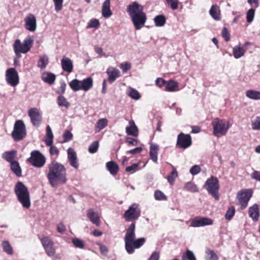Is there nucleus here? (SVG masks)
Listing matches in <instances>:
<instances>
[{
  "mask_svg": "<svg viewBox=\"0 0 260 260\" xmlns=\"http://www.w3.org/2000/svg\"><path fill=\"white\" fill-rule=\"evenodd\" d=\"M47 177L52 187L65 184L67 181L66 169L61 163L55 160L52 161L48 165Z\"/></svg>",
  "mask_w": 260,
  "mask_h": 260,
  "instance_id": "nucleus-1",
  "label": "nucleus"
},
{
  "mask_svg": "<svg viewBox=\"0 0 260 260\" xmlns=\"http://www.w3.org/2000/svg\"><path fill=\"white\" fill-rule=\"evenodd\" d=\"M135 223H132L126 230L124 237L125 248L128 254H133L135 252V249L141 247L145 242L144 238L135 239Z\"/></svg>",
  "mask_w": 260,
  "mask_h": 260,
  "instance_id": "nucleus-2",
  "label": "nucleus"
},
{
  "mask_svg": "<svg viewBox=\"0 0 260 260\" xmlns=\"http://www.w3.org/2000/svg\"><path fill=\"white\" fill-rule=\"evenodd\" d=\"M14 192L23 207L29 208L30 206V199L27 187L22 182H18L15 186Z\"/></svg>",
  "mask_w": 260,
  "mask_h": 260,
  "instance_id": "nucleus-3",
  "label": "nucleus"
},
{
  "mask_svg": "<svg viewBox=\"0 0 260 260\" xmlns=\"http://www.w3.org/2000/svg\"><path fill=\"white\" fill-rule=\"evenodd\" d=\"M34 43L32 37H28L21 42L20 40L15 41L13 44V49L16 55L20 57L21 53L25 54L31 48Z\"/></svg>",
  "mask_w": 260,
  "mask_h": 260,
  "instance_id": "nucleus-4",
  "label": "nucleus"
},
{
  "mask_svg": "<svg viewBox=\"0 0 260 260\" xmlns=\"http://www.w3.org/2000/svg\"><path fill=\"white\" fill-rule=\"evenodd\" d=\"M213 134L217 137L225 135L230 127L228 122L223 119L215 118L212 122Z\"/></svg>",
  "mask_w": 260,
  "mask_h": 260,
  "instance_id": "nucleus-5",
  "label": "nucleus"
},
{
  "mask_svg": "<svg viewBox=\"0 0 260 260\" xmlns=\"http://www.w3.org/2000/svg\"><path fill=\"white\" fill-rule=\"evenodd\" d=\"M40 240L45 251L48 256L54 257L55 259H60V254H56V247L49 237L43 236Z\"/></svg>",
  "mask_w": 260,
  "mask_h": 260,
  "instance_id": "nucleus-6",
  "label": "nucleus"
},
{
  "mask_svg": "<svg viewBox=\"0 0 260 260\" xmlns=\"http://www.w3.org/2000/svg\"><path fill=\"white\" fill-rule=\"evenodd\" d=\"M204 187L213 198L218 200L219 199L218 191L219 189V181L218 179L211 176L208 178L205 182Z\"/></svg>",
  "mask_w": 260,
  "mask_h": 260,
  "instance_id": "nucleus-7",
  "label": "nucleus"
},
{
  "mask_svg": "<svg viewBox=\"0 0 260 260\" xmlns=\"http://www.w3.org/2000/svg\"><path fill=\"white\" fill-rule=\"evenodd\" d=\"M26 135L25 126L21 120H17L14 124L12 136L15 141L22 140Z\"/></svg>",
  "mask_w": 260,
  "mask_h": 260,
  "instance_id": "nucleus-8",
  "label": "nucleus"
},
{
  "mask_svg": "<svg viewBox=\"0 0 260 260\" xmlns=\"http://www.w3.org/2000/svg\"><path fill=\"white\" fill-rule=\"evenodd\" d=\"M28 161L35 167L42 168L46 162V158L39 151L35 150L31 152V156L28 158Z\"/></svg>",
  "mask_w": 260,
  "mask_h": 260,
  "instance_id": "nucleus-9",
  "label": "nucleus"
},
{
  "mask_svg": "<svg viewBox=\"0 0 260 260\" xmlns=\"http://www.w3.org/2000/svg\"><path fill=\"white\" fill-rule=\"evenodd\" d=\"M141 211L139 205L136 203L130 206L128 209L125 211L124 218L127 221H131L137 219L140 216Z\"/></svg>",
  "mask_w": 260,
  "mask_h": 260,
  "instance_id": "nucleus-10",
  "label": "nucleus"
},
{
  "mask_svg": "<svg viewBox=\"0 0 260 260\" xmlns=\"http://www.w3.org/2000/svg\"><path fill=\"white\" fill-rule=\"evenodd\" d=\"M6 80L8 84L12 87H15L18 84L19 78L15 69L10 68L6 71Z\"/></svg>",
  "mask_w": 260,
  "mask_h": 260,
  "instance_id": "nucleus-11",
  "label": "nucleus"
},
{
  "mask_svg": "<svg viewBox=\"0 0 260 260\" xmlns=\"http://www.w3.org/2000/svg\"><path fill=\"white\" fill-rule=\"evenodd\" d=\"M252 194V191L251 189L243 190L238 193L237 198L242 209L247 207Z\"/></svg>",
  "mask_w": 260,
  "mask_h": 260,
  "instance_id": "nucleus-12",
  "label": "nucleus"
},
{
  "mask_svg": "<svg viewBox=\"0 0 260 260\" xmlns=\"http://www.w3.org/2000/svg\"><path fill=\"white\" fill-rule=\"evenodd\" d=\"M28 115L33 125L39 126L41 124L42 117L39 109L37 108L30 109L28 111Z\"/></svg>",
  "mask_w": 260,
  "mask_h": 260,
  "instance_id": "nucleus-13",
  "label": "nucleus"
},
{
  "mask_svg": "<svg viewBox=\"0 0 260 260\" xmlns=\"http://www.w3.org/2000/svg\"><path fill=\"white\" fill-rule=\"evenodd\" d=\"M25 28L30 31L34 32L37 28V20L35 15L32 14H28L24 19Z\"/></svg>",
  "mask_w": 260,
  "mask_h": 260,
  "instance_id": "nucleus-14",
  "label": "nucleus"
},
{
  "mask_svg": "<svg viewBox=\"0 0 260 260\" xmlns=\"http://www.w3.org/2000/svg\"><path fill=\"white\" fill-rule=\"evenodd\" d=\"M191 138L188 134L181 133L177 137V145L179 147L186 149L191 145Z\"/></svg>",
  "mask_w": 260,
  "mask_h": 260,
  "instance_id": "nucleus-15",
  "label": "nucleus"
},
{
  "mask_svg": "<svg viewBox=\"0 0 260 260\" xmlns=\"http://www.w3.org/2000/svg\"><path fill=\"white\" fill-rule=\"evenodd\" d=\"M213 224V220L208 217H198L191 220L190 226L197 228L210 225Z\"/></svg>",
  "mask_w": 260,
  "mask_h": 260,
  "instance_id": "nucleus-16",
  "label": "nucleus"
},
{
  "mask_svg": "<svg viewBox=\"0 0 260 260\" xmlns=\"http://www.w3.org/2000/svg\"><path fill=\"white\" fill-rule=\"evenodd\" d=\"M131 18L134 26L137 30L140 29L144 25L146 21V15L145 13L138 14Z\"/></svg>",
  "mask_w": 260,
  "mask_h": 260,
  "instance_id": "nucleus-17",
  "label": "nucleus"
},
{
  "mask_svg": "<svg viewBox=\"0 0 260 260\" xmlns=\"http://www.w3.org/2000/svg\"><path fill=\"white\" fill-rule=\"evenodd\" d=\"M143 10V6L136 2L132 3L127 7V11L130 17L138 15V14L144 13Z\"/></svg>",
  "mask_w": 260,
  "mask_h": 260,
  "instance_id": "nucleus-18",
  "label": "nucleus"
},
{
  "mask_svg": "<svg viewBox=\"0 0 260 260\" xmlns=\"http://www.w3.org/2000/svg\"><path fill=\"white\" fill-rule=\"evenodd\" d=\"M68 159L70 165L75 169H78L79 163L77 158L76 153L72 148H69L67 150Z\"/></svg>",
  "mask_w": 260,
  "mask_h": 260,
  "instance_id": "nucleus-19",
  "label": "nucleus"
},
{
  "mask_svg": "<svg viewBox=\"0 0 260 260\" xmlns=\"http://www.w3.org/2000/svg\"><path fill=\"white\" fill-rule=\"evenodd\" d=\"M87 217L93 224L98 226L100 225V214L99 212L95 211L93 208L87 210Z\"/></svg>",
  "mask_w": 260,
  "mask_h": 260,
  "instance_id": "nucleus-20",
  "label": "nucleus"
},
{
  "mask_svg": "<svg viewBox=\"0 0 260 260\" xmlns=\"http://www.w3.org/2000/svg\"><path fill=\"white\" fill-rule=\"evenodd\" d=\"M106 73L108 75V80L110 83L114 82L120 76V71L111 67L107 69Z\"/></svg>",
  "mask_w": 260,
  "mask_h": 260,
  "instance_id": "nucleus-21",
  "label": "nucleus"
},
{
  "mask_svg": "<svg viewBox=\"0 0 260 260\" xmlns=\"http://www.w3.org/2000/svg\"><path fill=\"white\" fill-rule=\"evenodd\" d=\"M61 65L62 70L68 73H71L73 71V62L69 58L63 56L61 60Z\"/></svg>",
  "mask_w": 260,
  "mask_h": 260,
  "instance_id": "nucleus-22",
  "label": "nucleus"
},
{
  "mask_svg": "<svg viewBox=\"0 0 260 260\" xmlns=\"http://www.w3.org/2000/svg\"><path fill=\"white\" fill-rule=\"evenodd\" d=\"M102 14L105 18L110 17L112 12L110 9V0H105L102 7Z\"/></svg>",
  "mask_w": 260,
  "mask_h": 260,
  "instance_id": "nucleus-23",
  "label": "nucleus"
},
{
  "mask_svg": "<svg viewBox=\"0 0 260 260\" xmlns=\"http://www.w3.org/2000/svg\"><path fill=\"white\" fill-rule=\"evenodd\" d=\"M125 131L128 135L137 137L138 135V129L133 120L129 121V125L126 127Z\"/></svg>",
  "mask_w": 260,
  "mask_h": 260,
  "instance_id": "nucleus-24",
  "label": "nucleus"
},
{
  "mask_svg": "<svg viewBox=\"0 0 260 260\" xmlns=\"http://www.w3.org/2000/svg\"><path fill=\"white\" fill-rule=\"evenodd\" d=\"M249 215L254 221H257L259 217V211L257 204L251 206L248 210Z\"/></svg>",
  "mask_w": 260,
  "mask_h": 260,
  "instance_id": "nucleus-25",
  "label": "nucleus"
},
{
  "mask_svg": "<svg viewBox=\"0 0 260 260\" xmlns=\"http://www.w3.org/2000/svg\"><path fill=\"white\" fill-rule=\"evenodd\" d=\"M2 157L3 159L11 164L16 161L17 152L15 150L6 151L2 154Z\"/></svg>",
  "mask_w": 260,
  "mask_h": 260,
  "instance_id": "nucleus-26",
  "label": "nucleus"
},
{
  "mask_svg": "<svg viewBox=\"0 0 260 260\" xmlns=\"http://www.w3.org/2000/svg\"><path fill=\"white\" fill-rule=\"evenodd\" d=\"M159 146L156 144H151L150 146L149 154L151 159L155 163L157 162V154Z\"/></svg>",
  "mask_w": 260,
  "mask_h": 260,
  "instance_id": "nucleus-27",
  "label": "nucleus"
},
{
  "mask_svg": "<svg viewBox=\"0 0 260 260\" xmlns=\"http://www.w3.org/2000/svg\"><path fill=\"white\" fill-rule=\"evenodd\" d=\"M106 168L112 175L117 174L119 171L118 165L113 161H110L106 163Z\"/></svg>",
  "mask_w": 260,
  "mask_h": 260,
  "instance_id": "nucleus-28",
  "label": "nucleus"
},
{
  "mask_svg": "<svg viewBox=\"0 0 260 260\" xmlns=\"http://www.w3.org/2000/svg\"><path fill=\"white\" fill-rule=\"evenodd\" d=\"M81 90L84 91H87L90 89L93 85V80L91 77H88L86 79L81 80Z\"/></svg>",
  "mask_w": 260,
  "mask_h": 260,
  "instance_id": "nucleus-29",
  "label": "nucleus"
},
{
  "mask_svg": "<svg viewBox=\"0 0 260 260\" xmlns=\"http://www.w3.org/2000/svg\"><path fill=\"white\" fill-rule=\"evenodd\" d=\"M246 52L244 47L240 46H235L233 49V54L236 59L242 57Z\"/></svg>",
  "mask_w": 260,
  "mask_h": 260,
  "instance_id": "nucleus-30",
  "label": "nucleus"
},
{
  "mask_svg": "<svg viewBox=\"0 0 260 260\" xmlns=\"http://www.w3.org/2000/svg\"><path fill=\"white\" fill-rule=\"evenodd\" d=\"M166 90L170 92H174L179 90L178 83L173 80H170L165 84Z\"/></svg>",
  "mask_w": 260,
  "mask_h": 260,
  "instance_id": "nucleus-31",
  "label": "nucleus"
},
{
  "mask_svg": "<svg viewBox=\"0 0 260 260\" xmlns=\"http://www.w3.org/2000/svg\"><path fill=\"white\" fill-rule=\"evenodd\" d=\"M210 14L211 17L216 20H219L220 19V11L219 8L216 5H213L211 8L210 11Z\"/></svg>",
  "mask_w": 260,
  "mask_h": 260,
  "instance_id": "nucleus-32",
  "label": "nucleus"
},
{
  "mask_svg": "<svg viewBox=\"0 0 260 260\" xmlns=\"http://www.w3.org/2000/svg\"><path fill=\"white\" fill-rule=\"evenodd\" d=\"M42 80L46 83L52 84L55 80V76L51 73H44L42 76Z\"/></svg>",
  "mask_w": 260,
  "mask_h": 260,
  "instance_id": "nucleus-33",
  "label": "nucleus"
},
{
  "mask_svg": "<svg viewBox=\"0 0 260 260\" xmlns=\"http://www.w3.org/2000/svg\"><path fill=\"white\" fill-rule=\"evenodd\" d=\"M10 168L11 171L18 177H20L21 176V169L19 165V164L17 161H15L14 162L10 164Z\"/></svg>",
  "mask_w": 260,
  "mask_h": 260,
  "instance_id": "nucleus-34",
  "label": "nucleus"
},
{
  "mask_svg": "<svg viewBox=\"0 0 260 260\" xmlns=\"http://www.w3.org/2000/svg\"><path fill=\"white\" fill-rule=\"evenodd\" d=\"M246 96L252 100H260V91L254 90H248L246 92Z\"/></svg>",
  "mask_w": 260,
  "mask_h": 260,
  "instance_id": "nucleus-35",
  "label": "nucleus"
},
{
  "mask_svg": "<svg viewBox=\"0 0 260 260\" xmlns=\"http://www.w3.org/2000/svg\"><path fill=\"white\" fill-rule=\"evenodd\" d=\"M108 120L106 118H102L98 120L95 125L96 132H100L107 126Z\"/></svg>",
  "mask_w": 260,
  "mask_h": 260,
  "instance_id": "nucleus-36",
  "label": "nucleus"
},
{
  "mask_svg": "<svg viewBox=\"0 0 260 260\" xmlns=\"http://www.w3.org/2000/svg\"><path fill=\"white\" fill-rule=\"evenodd\" d=\"M126 93L129 97L134 100H138L140 98V95L139 92L132 87H129L128 88Z\"/></svg>",
  "mask_w": 260,
  "mask_h": 260,
  "instance_id": "nucleus-37",
  "label": "nucleus"
},
{
  "mask_svg": "<svg viewBox=\"0 0 260 260\" xmlns=\"http://www.w3.org/2000/svg\"><path fill=\"white\" fill-rule=\"evenodd\" d=\"M70 87L74 91H79L81 90V81L78 79H74L69 83Z\"/></svg>",
  "mask_w": 260,
  "mask_h": 260,
  "instance_id": "nucleus-38",
  "label": "nucleus"
},
{
  "mask_svg": "<svg viewBox=\"0 0 260 260\" xmlns=\"http://www.w3.org/2000/svg\"><path fill=\"white\" fill-rule=\"evenodd\" d=\"M166 19L164 15H157L154 18V21L156 26L161 27L164 25Z\"/></svg>",
  "mask_w": 260,
  "mask_h": 260,
  "instance_id": "nucleus-39",
  "label": "nucleus"
},
{
  "mask_svg": "<svg viewBox=\"0 0 260 260\" xmlns=\"http://www.w3.org/2000/svg\"><path fill=\"white\" fill-rule=\"evenodd\" d=\"M252 129L254 131L260 130V114L257 115L251 120Z\"/></svg>",
  "mask_w": 260,
  "mask_h": 260,
  "instance_id": "nucleus-40",
  "label": "nucleus"
},
{
  "mask_svg": "<svg viewBox=\"0 0 260 260\" xmlns=\"http://www.w3.org/2000/svg\"><path fill=\"white\" fill-rule=\"evenodd\" d=\"M178 176V172L176 169L174 167H173V171L167 177L168 181L171 185H173L174 183L175 180Z\"/></svg>",
  "mask_w": 260,
  "mask_h": 260,
  "instance_id": "nucleus-41",
  "label": "nucleus"
},
{
  "mask_svg": "<svg viewBox=\"0 0 260 260\" xmlns=\"http://www.w3.org/2000/svg\"><path fill=\"white\" fill-rule=\"evenodd\" d=\"M48 63V58L46 55L42 56L38 63V67L41 69H44Z\"/></svg>",
  "mask_w": 260,
  "mask_h": 260,
  "instance_id": "nucleus-42",
  "label": "nucleus"
},
{
  "mask_svg": "<svg viewBox=\"0 0 260 260\" xmlns=\"http://www.w3.org/2000/svg\"><path fill=\"white\" fill-rule=\"evenodd\" d=\"M57 104L60 107H64L68 109L70 106V104L67 101V99L62 95H59L57 98Z\"/></svg>",
  "mask_w": 260,
  "mask_h": 260,
  "instance_id": "nucleus-43",
  "label": "nucleus"
},
{
  "mask_svg": "<svg viewBox=\"0 0 260 260\" xmlns=\"http://www.w3.org/2000/svg\"><path fill=\"white\" fill-rule=\"evenodd\" d=\"M72 242L74 247L76 248H79L81 249L85 248V243L82 240L77 238H75L72 239Z\"/></svg>",
  "mask_w": 260,
  "mask_h": 260,
  "instance_id": "nucleus-44",
  "label": "nucleus"
},
{
  "mask_svg": "<svg viewBox=\"0 0 260 260\" xmlns=\"http://www.w3.org/2000/svg\"><path fill=\"white\" fill-rule=\"evenodd\" d=\"M184 189L191 192H197L199 191L197 185L191 182H188L185 183Z\"/></svg>",
  "mask_w": 260,
  "mask_h": 260,
  "instance_id": "nucleus-45",
  "label": "nucleus"
},
{
  "mask_svg": "<svg viewBox=\"0 0 260 260\" xmlns=\"http://www.w3.org/2000/svg\"><path fill=\"white\" fill-rule=\"evenodd\" d=\"M2 245L4 251L10 255H12L13 253V248L9 242L7 241H3Z\"/></svg>",
  "mask_w": 260,
  "mask_h": 260,
  "instance_id": "nucleus-46",
  "label": "nucleus"
},
{
  "mask_svg": "<svg viewBox=\"0 0 260 260\" xmlns=\"http://www.w3.org/2000/svg\"><path fill=\"white\" fill-rule=\"evenodd\" d=\"M154 198L157 201H166L167 199L166 196L161 191L157 190L154 192Z\"/></svg>",
  "mask_w": 260,
  "mask_h": 260,
  "instance_id": "nucleus-47",
  "label": "nucleus"
},
{
  "mask_svg": "<svg viewBox=\"0 0 260 260\" xmlns=\"http://www.w3.org/2000/svg\"><path fill=\"white\" fill-rule=\"evenodd\" d=\"M183 260H197L193 253L189 250H187L185 253L182 255Z\"/></svg>",
  "mask_w": 260,
  "mask_h": 260,
  "instance_id": "nucleus-48",
  "label": "nucleus"
},
{
  "mask_svg": "<svg viewBox=\"0 0 260 260\" xmlns=\"http://www.w3.org/2000/svg\"><path fill=\"white\" fill-rule=\"evenodd\" d=\"M207 254V259L208 260H218V257L217 254L212 250L207 249L206 251Z\"/></svg>",
  "mask_w": 260,
  "mask_h": 260,
  "instance_id": "nucleus-49",
  "label": "nucleus"
},
{
  "mask_svg": "<svg viewBox=\"0 0 260 260\" xmlns=\"http://www.w3.org/2000/svg\"><path fill=\"white\" fill-rule=\"evenodd\" d=\"M99 144L98 141H94L91 144L88 148V151L90 153H95L99 148Z\"/></svg>",
  "mask_w": 260,
  "mask_h": 260,
  "instance_id": "nucleus-50",
  "label": "nucleus"
},
{
  "mask_svg": "<svg viewBox=\"0 0 260 260\" xmlns=\"http://www.w3.org/2000/svg\"><path fill=\"white\" fill-rule=\"evenodd\" d=\"M235 213V210L233 207L229 208L225 215V218L229 220H231L234 216Z\"/></svg>",
  "mask_w": 260,
  "mask_h": 260,
  "instance_id": "nucleus-51",
  "label": "nucleus"
},
{
  "mask_svg": "<svg viewBox=\"0 0 260 260\" xmlns=\"http://www.w3.org/2000/svg\"><path fill=\"white\" fill-rule=\"evenodd\" d=\"M254 10L253 9H250L246 13V20L248 23H251L254 18Z\"/></svg>",
  "mask_w": 260,
  "mask_h": 260,
  "instance_id": "nucleus-52",
  "label": "nucleus"
},
{
  "mask_svg": "<svg viewBox=\"0 0 260 260\" xmlns=\"http://www.w3.org/2000/svg\"><path fill=\"white\" fill-rule=\"evenodd\" d=\"M54 3L55 10L59 12L62 9L63 0H53Z\"/></svg>",
  "mask_w": 260,
  "mask_h": 260,
  "instance_id": "nucleus-53",
  "label": "nucleus"
},
{
  "mask_svg": "<svg viewBox=\"0 0 260 260\" xmlns=\"http://www.w3.org/2000/svg\"><path fill=\"white\" fill-rule=\"evenodd\" d=\"M99 25L100 22L98 19H92L88 23L87 28L97 27Z\"/></svg>",
  "mask_w": 260,
  "mask_h": 260,
  "instance_id": "nucleus-54",
  "label": "nucleus"
},
{
  "mask_svg": "<svg viewBox=\"0 0 260 260\" xmlns=\"http://www.w3.org/2000/svg\"><path fill=\"white\" fill-rule=\"evenodd\" d=\"M98 245L99 246L101 254L104 256L107 255L109 251L108 247L106 246L102 245L100 243H98Z\"/></svg>",
  "mask_w": 260,
  "mask_h": 260,
  "instance_id": "nucleus-55",
  "label": "nucleus"
},
{
  "mask_svg": "<svg viewBox=\"0 0 260 260\" xmlns=\"http://www.w3.org/2000/svg\"><path fill=\"white\" fill-rule=\"evenodd\" d=\"M201 168L199 166L195 165L192 167L190 169V173L192 175H196L200 173Z\"/></svg>",
  "mask_w": 260,
  "mask_h": 260,
  "instance_id": "nucleus-56",
  "label": "nucleus"
},
{
  "mask_svg": "<svg viewBox=\"0 0 260 260\" xmlns=\"http://www.w3.org/2000/svg\"><path fill=\"white\" fill-rule=\"evenodd\" d=\"M49 153L51 155L57 156L59 154V150L57 148L53 145L50 146Z\"/></svg>",
  "mask_w": 260,
  "mask_h": 260,
  "instance_id": "nucleus-57",
  "label": "nucleus"
},
{
  "mask_svg": "<svg viewBox=\"0 0 260 260\" xmlns=\"http://www.w3.org/2000/svg\"><path fill=\"white\" fill-rule=\"evenodd\" d=\"M142 151V148L141 147H138L135 149L127 151L126 152V154H137L140 153Z\"/></svg>",
  "mask_w": 260,
  "mask_h": 260,
  "instance_id": "nucleus-58",
  "label": "nucleus"
},
{
  "mask_svg": "<svg viewBox=\"0 0 260 260\" xmlns=\"http://www.w3.org/2000/svg\"><path fill=\"white\" fill-rule=\"evenodd\" d=\"M139 165L138 164H134L131 166L127 167L125 169V171L127 172L134 173L137 170Z\"/></svg>",
  "mask_w": 260,
  "mask_h": 260,
  "instance_id": "nucleus-59",
  "label": "nucleus"
},
{
  "mask_svg": "<svg viewBox=\"0 0 260 260\" xmlns=\"http://www.w3.org/2000/svg\"><path fill=\"white\" fill-rule=\"evenodd\" d=\"M222 37L224 38L225 41L226 42L229 41L230 40V34L229 32V31L228 29L225 27H224L222 31Z\"/></svg>",
  "mask_w": 260,
  "mask_h": 260,
  "instance_id": "nucleus-60",
  "label": "nucleus"
},
{
  "mask_svg": "<svg viewBox=\"0 0 260 260\" xmlns=\"http://www.w3.org/2000/svg\"><path fill=\"white\" fill-rule=\"evenodd\" d=\"M173 10H176L178 7V2L175 0H170L168 3Z\"/></svg>",
  "mask_w": 260,
  "mask_h": 260,
  "instance_id": "nucleus-61",
  "label": "nucleus"
},
{
  "mask_svg": "<svg viewBox=\"0 0 260 260\" xmlns=\"http://www.w3.org/2000/svg\"><path fill=\"white\" fill-rule=\"evenodd\" d=\"M125 142L128 145L136 146L138 143V141L136 139L130 137L127 138Z\"/></svg>",
  "mask_w": 260,
  "mask_h": 260,
  "instance_id": "nucleus-62",
  "label": "nucleus"
},
{
  "mask_svg": "<svg viewBox=\"0 0 260 260\" xmlns=\"http://www.w3.org/2000/svg\"><path fill=\"white\" fill-rule=\"evenodd\" d=\"M66 226L62 222H60L57 224V231L60 234H63L66 231Z\"/></svg>",
  "mask_w": 260,
  "mask_h": 260,
  "instance_id": "nucleus-63",
  "label": "nucleus"
},
{
  "mask_svg": "<svg viewBox=\"0 0 260 260\" xmlns=\"http://www.w3.org/2000/svg\"><path fill=\"white\" fill-rule=\"evenodd\" d=\"M251 177L257 181L260 182V172L257 171H254L251 174Z\"/></svg>",
  "mask_w": 260,
  "mask_h": 260,
  "instance_id": "nucleus-64",
  "label": "nucleus"
}]
</instances>
